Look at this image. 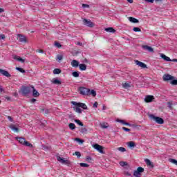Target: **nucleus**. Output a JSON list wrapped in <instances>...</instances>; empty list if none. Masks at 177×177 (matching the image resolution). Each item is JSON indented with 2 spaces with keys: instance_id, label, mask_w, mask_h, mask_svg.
I'll return each mask as SVG.
<instances>
[{
  "instance_id": "nucleus-34",
  "label": "nucleus",
  "mask_w": 177,
  "mask_h": 177,
  "mask_svg": "<svg viewBox=\"0 0 177 177\" xmlns=\"http://www.w3.org/2000/svg\"><path fill=\"white\" fill-rule=\"evenodd\" d=\"M133 30L135 31V32H140V31H142V30L138 27H134Z\"/></svg>"
},
{
  "instance_id": "nucleus-62",
  "label": "nucleus",
  "mask_w": 177,
  "mask_h": 177,
  "mask_svg": "<svg viewBox=\"0 0 177 177\" xmlns=\"http://www.w3.org/2000/svg\"><path fill=\"white\" fill-rule=\"evenodd\" d=\"M156 2H161V0H155Z\"/></svg>"
},
{
  "instance_id": "nucleus-43",
  "label": "nucleus",
  "mask_w": 177,
  "mask_h": 177,
  "mask_svg": "<svg viewBox=\"0 0 177 177\" xmlns=\"http://www.w3.org/2000/svg\"><path fill=\"white\" fill-rule=\"evenodd\" d=\"M80 167H83L84 168H88V167H89V165H88L86 163H80Z\"/></svg>"
},
{
  "instance_id": "nucleus-60",
  "label": "nucleus",
  "mask_w": 177,
  "mask_h": 177,
  "mask_svg": "<svg viewBox=\"0 0 177 177\" xmlns=\"http://www.w3.org/2000/svg\"><path fill=\"white\" fill-rule=\"evenodd\" d=\"M6 99L7 100H10V97H6Z\"/></svg>"
},
{
  "instance_id": "nucleus-58",
  "label": "nucleus",
  "mask_w": 177,
  "mask_h": 177,
  "mask_svg": "<svg viewBox=\"0 0 177 177\" xmlns=\"http://www.w3.org/2000/svg\"><path fill=\"white\" fill-rule=\"evenodd\" d=\"M77 45H80V46H82V43H81V42L78 41V42L77 43Z\"/></svg>"
},
{
  "instance_id": "nucleus-3",
  "label": "nucleus",
  "mask_w": 177,
  "mask_h": 177,
  "mask_svg": "<svg viewBox=\"0 0 177 177\" xmlns=\"http://www.w3.org/2000/svg\"><path fill=\"white\" fill-rule=\"evenodd\" d=\"M149 118H151V120H153V121H155L156 124H164V119L158 116H155L154 115L151 114L149 115Z\"/></svg>"
},
{
  "instance_id": "nucleus-56",
  "label": "nucleus",
  "mask_w": 177,
  "mask_h": 177,
  "mask_svg": "<svg viewBox=\"0 0 177 177\" xmlns=\"http://www.w3.org/2000/svg\"><path fill=\"white\" fill-rule=\"evenodd\" d=\"M5 12V10H3V8H0V13H2V12Z\"/></svg>"
},
{
  "instance_id": "nucleus-16",
  "label": "nucleus",
  "mask_w": 177,
  "mask_h": 177,
  "mask_svg": "<svg viewBox=\"0 0 177 177\" xmlns=\"http://www.w3.org/2000/svg\"><path fill=\"white\" fill-rule=\"evenodd\" d=\"M51 82L52 84H54V85H62V81L59 80L58 79H53Z\"/></svg>"
},
{
  "instance_id": "nucleus-11",
  "label": "nucleus",
  "mask_w": 177,
  "mask_h": 177,
  "mask_svg": "<svg viewBox=\"0 0 177 177\" xmlns=\"http://www.w3.org/2000/svg\"><path fill=\"white\" fill-rule=\"evenodd\" d=\"M142 49H144V50H148V52H150L151 53H154V49H153V48H151V47H150L149 46H147V45H143L142 46Z\"/></svg>"
},
{
  "instance_id": "nucleus-24",
  "label": "nucleus",
  "mask_w": 177,
  "mask_h": 177,
  "mask_svg": "<svg viewBox=\"0 0 177 177\" xmlns=\"http://www.w3.org/2000/svg\"><path fill=\"white\" fill-rule=\"evenodd\" d=\"M17 140H18V142H19V143H21V145H24V142H26V139H24V138H21V137H17Z\"/></svg>"
},
{
  "instance_id": "nucleus-22",
  "label": "nucleus",
  "mask_w": 177,
  "mask_h": 177,
  "mask_svg": "<svg viewBox=\"0 0 177 177\" xmlns=\"http://www.w3.org/2000/svg\"><path fill=\"white\" fill-rule=\"evenodd\" d=\"M122 86L124 89H129L131 88V83H122Z\"/></svg>"
},
{
  "instance_id": "nucleus-7",
  "label": "nucleus",
  "mask_w": 177,
  "mask_h": 177,
  "mask_svg": "<svg viewBox=\"0 0 177 177\" xmlns=\"http://www.w3.org/2000/svg\"><path fill=\"white\" fill-rule=\"evenodd\" d=\"M83 24L84 26H86L87 27H93V22H91V19H84Z\"/></svg>"
},
{
  "instance_id": "nucleus-42",
  "label": "nucleus",
  "mask_w": 177,
  "mask_h": 177,
  "mask_svg": "<svg viewBox=\"0 0 177 177\" xmlns=\"http://www.w3.org/2000/svg\"><path fill=\"white\" fill-rule=\"evenodd\" d=\"M170 84H171V85H177V80H172L171 82H170Z\"/></svg>"
},
{
  "instance_id": "nucleus-15",
  "label": "nucleus",
  "mask_w": 177,
  "mask_h": 177,
  "mask_svg": "<svg viewBox=\"0 0 177 177\" xmlns=\"http://www.w3.org/2000/svg\"><path fill=\"white\" fill-rule=\"evenodd\" d=\"M32 95L34 96V97H38V96H39V93L35 89V88H34V86H32Z\"/></svg>"
},
{
  "instance_id": "nucleus-21",
  "label": "nucleus",
  "mask_w": 177,
  "mask_h": 177,
  "mask_svg": "<svg viewBox=\"0 0 177 177\" xmlns=\"http://www.w3.org/2000/svg\"><path fill=\"white\" fill-rule=\"evenodd\" d=\"M160 57H162V59H163V60H165L166 62H171V58L167 57V55L164 54H160Z\"/></svg>"
},
{
  "instance_id": "nucleus-45",
  "label": "nucleus",
  "mask_w": 177,
  "mask_h": 177,
  "mask_svg": "<svg viewBox=\"0 0 177 177\" xmlns=\"http://www.w3.org/2000/svg\"><path fill=\"white\" fill-rule=\"evenodd\" d=\"M120 165H121V167H125V165H128V163H127V162H120Z\"/></svg>"
},
{
  "instance_id": "nucleus-8",
  "label": "nucleus",
  "mask_w": 177,
  "mask_h": 177,
  "mask_svg": "<svg viewBox=\"0 0 177 177\" xmlns=\"http://www.w3.org/2000/svg\"><path fill=\"white\" fill-rule=\"evenodd\" d=\"M57 161L61 162V164H65V165H70V161L67 160H64V158H62L60 156H58L57 158Z\"/></svg>"
},
{
  "instance_id": "nucleus-55",
  "label": "nucleus",
  "mask_w": 177,
  "mask_h": 177,
  "mask_svg": "<svg viewBox=\"0 0 177 177\" xmlns=\"http://www.w3.org/2000/svg\"><path fill=\"white\" fill-rule=\"evenodd\" d=\"M127 2H129V3H133V0H127Z\"/></svg>"
},
{
  "instance_id": "nucleus-50",
  "label": "nucleus",
  "mask_w": 177,
  "mask_h": 177,
  "mask_svg": "<svg viewBox=\"0 0 177 177\" xmlns=\"http://www.w3.org/2000/svg\"><path fill=\"white\" fill-rule=\"evenodd\" d=\"M6 38V36L5 35H0V39H5Z\"/></svg>"
},
{
  "instance_id": "nucleus-33",
  "label": "nucleus",
  "mask_w": 177,
  "mask_h": 177,
  "mask_svg": "<svg viewBox=\"0 0 177 177\" xmlns=\"http://www.w3.org/2000/svg\"><path fill=\"white\" fill-rule=\"evenodd\" d=\"M16 70H17L18 71H19L20 73H26V71L24 69H23L22 68H20V67H17Z\"/></svg>"
},
{
  "instance_id": "nucleus-63",
  "label": "nucleus",
  "mask_w": 177,
  "mask_h": 177,
  "mask_svg": "<svg viewBox=\"0 0 177 177\" xmlns=\"http://www.w3.org/2000/svg\"><path fill=\"white\" fill-rule=\"evenodd\" d=\"M128 176H131V174H129Z\"/></svg>"
},
{
  "instance_id": "nucleus-35",
  "label": "nucleus",
  "mask_w": 177,
  "mask_h": 177,
  "mask_svg": "<svg viewBox=\"0 0 177 177\" xmlns=\"http://www.w3.org/2000/svg\"><path fill=\"white\" fill-rule=\"evenodd\" d=\"M137 171L140 174H142V172H145V169L143 167H138V168H137Z\"/></svg>"
},
{
  "instance_id": "nucleus-44",
  "label": "nucleus",
  "mask_w": 177,
  "mask_h": 177,
  "mask_svg": "<svg viewBox=\"0 0 177 177\" xmlns=\"http://www.w3.org/2000/svg\"><path fill=\"white\" fill-rule=\"evenodd\" d=\"M55 46H56L57 48H62V44H60V43H59L57 41H55Z\"/></svg>"
},
{
  "instance_id": "nucleus-26",
  "label": "nucleus",
  "mask_w": 177,
  "mask_h": 177,
  "mask_svg": "<svg viewBox=\"0 0 177 177\" xmlns=\"http://www.w3.org/2000/svg\"><path fill=\"white\" fill-rule=\"evenodd\" d=\"M105 31H106V32H115V30H114V28L111 27L106 28Z\"/></svg>"
},
{
  "instance_id": "nucleus-19",
  "label": "nucleus",
  "mask_w": 177,
  "mask_h": 177,
  "mask_svg": "<svg viewBox=\"0 0 177 177\" xmlns=\"http://www.w3.org/2000/svg\"><path fill=\"white\" fill-rule=\"evenodd\" d=\"M79 67H80V70H81V71H85V70H86V64H79Z\"/></svg>"
},
{
  "instance_id": "nucleus-23",
  "label": "nucleus",
  "mask_w": 177,
  "mask_h": 177,
  "mask_svg": "<svg viewBox=\"0 0 177 177\" xmlns=\"http://www.w3.org/2000/svg\"><path fill=\"white\" fill-rule=\"evenodd\" d=\"M15 60H17V62H20L21 63H24V59L19 56L15 55L14 57Z\"/></svg>"
},
{
  "instance_id": "nucleus-6",
  "label": "nucleus",
  "mask_w": 177,
  "mask_h": 177,
  "mask_svg": "<svg viewBox=\"0 0 177 177\" xmlns=\"http://www.w3.org/2000/svg\"><path fill=\"white\" fill-rule=\"evenodd\" d=\"M93 147L95 149V150H97L99 153H101V154H104V151H103V147L102 145L95 144L93 145Z\"/></svg>"
},
{
  "instance_id": "nucleus-48",
  "label": "nucleus",
  "mask_w": 177,
  "mask_h": 177,
  "mask_svg": "<svg viewBox=\"0 0 177 177\" xmlns=\"http://www.w3.org/2000/svg\"><path fill=\"white\" fill-rule=\"evenodd\" d=\"M145 2H147L148 3H153L154 0H144Z\"/></svg>"
},
{
  "instance_id": "nucleus-38",
  "label": "nucleus",
  "mask_w": 177,
  "mask_h": 177,
  "mask_svg": "<svg viewBox=\"0 0 177 177\" xmlns=\"http://www.w3.org/2000/svg\"><path fill=\"white\" fill-rule=\"evenodd\" d=\"M118 150H119V151H121L122 153H124V151H127V149L122 147L118 148Z\"/></svg>"
},
{
  "instance_id": "nucleus-4",
  "label": "nucleus",
  "mask_w": 177,
  "mask_h": 177,
  "mask_svg": "<svg viewBox=\"0 0 177 177\" xmlns=\"http://www.w3.org/2000/svg\"><path fill=\"white\" fill-rule=\"evenodd\" d=\"M32 87L30 86H23L21 88L22 95L24 96H27L29 93H31Z\"/></svg>"
},
{
  "instance_id": "nucleus-57",
  "label": "nucleus",
  "mask_w": 177,
  "mask_h": 177,
  "mask_svg": "<svg viewBox=\"0 0 177 177\" xmlns=\"http://www.w3.org/2000/svg\"><path fill=\"white\" fill-rule=\"evenodd\" d=\"M3 91V88H2V86H0V93H2Z\"/></svg>"
},
{
  "instance_id": "nucleus-29",
  "label": "nucleus",
  "mask_w": 177,
  "mask_h": 177,
  "mask_svg": "<svg viewBox=\"0 0 177 177\" xmlns=\"http://www.w3.org/2000/svg\"><path fill=\"white\" fill-rule=\"evenodd\" d=\"M75 122H76V124H77L80 127H84V123H82V122H81V120H75Z\"/></svg>"
},
{
  "instance_id": "nucleus-54",
  "label": "nucleus",
  "mask_w": 177,
  "mask_h": 177,
  "mask_svg": "<svg viewBox=\"0 0 177 177\" xmlns=\"http://www.w3.org/2000/svg\"><path fill=\"white\" fill-rule=\"evenodd\" d=\"M31 103H35V102H37V100H35V98H32L31 100H30Z\"/></svg>"
},
{
  "instance_id": "nucleus-59",
  "label": "nucleus",
  "mask_w": 177,
  "mask_h": 177,
  "mask_svg": "<svg viewBox=\"0 0 177 177\" xmlns=\"http://www.w3.org/2000/svg\"><path fill=\"white\" fill-rule=\"evenodd\" d=\"M170 62H177V59H171Z\"/></svg>"
},
{
  "instance_id": "nucleus-61",
  "label": "nucleus",
  "mask_w": 177,
  "mask_h": 177,
  "mask_svg": "<svg viewBox=\"0 0 177 177\" xmlns=\"http://www.w3.org/2000/svg\"><path fill=\"white\" fill-rule=\"evenodd\" d=\"M77 140H79L80 142H81L82 143L84 142L82 141V140L80 139V138H77Z\"/></svg>"
},
{
  "instance_id": "nucleus-17",
  "label": "nucleus",
  "mask_w": 177,
  "mask_h": 177,
  "mask_svg": "<svg viewBox=\"0 0 177 177\" xmlns=\"http://www.w3.org/2000/svg\"><path fill=\"white\" fill-rule=\"evenodd\" d=\"M9 128H10L13 132H19V128L16 127V124H10Z\"/></svg>"
},
{
  "instance_id": "nucleus-1",
  "label": "nucleus",
  "mask_w": 177,
  "mask_h": 177,
  "mask_svg": "<svg viewBox=\"0 0 177 177\" xmlns=\"http://www.w3.org/2000/svg\"><path fill=\"white\" fill-rule=\"evenodd\" d=\"M71 104L75 106L73 107L74 111H75V113H77L78 114H81L82 113V110L81 109V108L83 109V110H88V106L84 103L72 101Z\"/></svg>"
},
{
  "instance_id": "nucleus-53",
  "label": "nucleus",
  "mask_w": 177,
  "mask_h": 177,
  "mask_svg": "<svg viewBox=\"0 0 177 177\" xmlns=\"http://www.w3.org/2000/svg\"><path fill=\"white\" fill-rule=\"evenodd\" d=\"M83 8H89V5L88 4H82Z\"/></svg>"
},
{
  "instance_id": "nucleus-9",
  "label": "nucleus",
  "mask_w": 177,
  "mask_h": 177,
  "mask_svg": "<svg viewBox=\"0 0 177 177\" xmlns=\"http://www.w3.org/2000/svg\"><path fill=\"white\" fill-rule=\"evenodd\" d=\"M172 80H175V77L169 75V74H165L163 75V81H172Z\"/></svg>"
},
{
  "instance_id": "nucleus-31",
  "label": "nucleus",
  "mask_w": 177,
  "mask_h": 177,
  "mask_svg": "<svg viewBox=\"0 0 177 177\" xmlns=\"http://www.w3.org/2000/svg\"><path fill=\"white\" fill-rule=\"evenodd\" d=\"M73 77H75V78H78L80 77V73L77 71H75L72 73Z\"/></svg>"
},
{
  "instance_id": "nucleus-39",
  "label": "nucleus",
  "mask_w": 177,
  "mask_h": 177,
  "mask_svg": "<svg viewBox=\"0 0 177 177\" xmlns=\"http://www.w3.org/2000/svg\"><path fill=\"white\" fill-rule=\"evenodd\" d=\"M167 107L170 109V110H172L174 108L172 107V102H167Z\"/></svg>"
},
{
  "instance_id": "nucleus-10",
  "label": "nucleus",
  "mask_w": 177,
  "mask_h": 177,
  "mask_svg": "<svg viewBox=\"0 0 177 177\" xmlns=\"http://www.w3.org/2000/svg\"><path fill=\"white\" fill-rule=\"evenodd\" d=\"M135 64L138 66L139 67H141V68H147V65L146 64L139 61V60H136Z\"/></svg>"
},
{
  "instance_id": "nucleus-51",
  "label": "nucleus",
  "mask_w": 177,
  "mask_h": 177,
  "mask_svg": "<svg viewBox=\"0 0 177 177\" xmlns=\"http://www.w3.org/2000/svg\"><path fill=\"white\" fill-rule=\"evenodd\" d=\"M8 120H9V121H10L11 122H13V118L12 117L8 116Z\"/></svg>"
},
{
  "instance_id": "nucleus-47",
  "label": "nucleus",
  "mask_w": 177,
  "mask_h": 177,
  "mask_svg": "<svg viewBox=\"0 0 177 177\" xmlns=\"http://www.w3.org/2000/svg\"><path fill=\"white\" fill-rule=\"evenodd\" d=\"M123 131H125L126 132H130L131 129H128L127 127H122Z\"/></svg>"
},
{
  "instance_id": "nucleus-49",
  "label": "nucleus",
  "mask_w": 177,
  "mask_h": 177,
  "mask_svg": "<svg viewBox=\"0 0 177 177\" xmlns=\"http://www.w3.org/2000/svg\"><path fill=\"white\" fill-rule=\"evenodd\" d=\"M36 52L37 53H44V50L42 49H38V50H36Z\"/></svg>"
},
{
  "instance_id": "nucleus-20",
  "label": "nucleus",
  "mask_w": 177,
  "mask_h": 177,
  "mask_svg": "<svg viewBox=\"0 0 177 177\" xmlns=\"http://www.w3.org/2000/svg\"><path fill=\"white\" fill-rule=\"evenodd\" d=\"M127 146H128V147H130L131 149H133V147H135V146H136V144H135V142L133 141H130V142H127Z\"/></svg>"
},
{
  "instance_id": "nucleus-64",
  "label": "nucleus",
  "mask_w": 177,
  "mask_h": 177,
  "mask_svg": "<svg viewBox=\"0 0 177 177\" xmlns=\"http://www.w3.org/2000/svg\"><path fill=\"white\" fill-rule=\"evenodd\" d=\"M103 110H106V108L103 107Z\"/></svg>"
},
{
  "instance_id": "nucleus-46",
  "label": "nucleus",
  "mask_w": 177,
  "mask_h": 177,
  "mask_svg": "<svg viewBox=\"0 0 177 177\" xmlns=\"http://www.w3.org/2000/svg\"><path fill=\"white\" fill-rule=\"evenodd\" d=\"M86 160L88 161V162H92V158L91 156H87L86 158Z\"/></svg>"
},
{
  "instance_id": "nucleus-14",
  "label": "nucleus",
  "mask_w": 177,
  "mask_h": 177,
  "mask_svg": "<svg viewBox=\"0 0 177 177\" xmlns=\"http://www.w3.org/2000/svg\"><path fill=\"white\" fill-rule=\"evenodd\" d=\"M71 64L72 66V67H75V68H77V67H78L80 66V62H78V61L73 59L71 62Z\"/></svg>"
},
{
  "instance_id": "nucleus-12",
  "label": "nucleus",
  "mask_w": 177,
  "mask_h": 177,
  "mask_svg": "<svg viewBox=\"0 0 177 177\" xmlns=\"http://www.w3.org/2000/svg\"><path fill=\"white\" fill-rule=\"evenodd\" d=\"M0 74L4 75V77H7L8 78H9V77H12V75L9 74V72L2 68H0Z\"/></svg>"
},
{
  "instance_id": "nucleus-27",
  "label": "nucleus",
  "mask_w": 177,
  "mask_h": 177,
  "mask_svg": "<svg viewBox=\"0 0 177 177\" xmlns=\"http://www.w3.org/2000/svg\"><path fill=\"white\" fill-rule=\"evenodd\" d=\"M68 127L71 129V131H74V129H75V124L74 123H70L68 124Z\"/></svg>"
},
{
  "instance_id": "nucleus-37",
  "label": "nucleus",
  "mask_w": 177,
  "mask_h": 177,
  "mask_svg": "<svg viewBox=\"0 0 177 177\" xmlns=\"http://www.w3.org/2000/svg\"><path fill=\"white\" fill-rule=\"evenodd\" d=\"M101 128H103L104 129H106V128H109V126L107 125V123H102L101 124Z\"/></svg>"
},
{
  "instance_id": "nucleus-13",
  "label": "nucleus",
  "mask_w": 177,
  "mask_h": 177,
  "mask_svg": "<svg viewBox=\"0 0 177 177\" xmlns=\"http://www.w3.org/2000/svg\"><path fill=\"white\" fill-rule=\"evenodd\" d=\"M145 100L146 103H151V102H153V100H154V96L147 95V97H145Z\"/></svg>"
},
{
  "instance_id": "nucleus-18",
  "label": "nucleus",
  "mask_w": 177,
  "mask_h": 177,
  "mask_svg": "<svg viewBox=\"0 0 177 177\" xmlns=\"http://www.w3.org/2000/svg\"><path fill=\"white\" fill-rule=\"evenodd\" d=\"M145 162H146L147 167H150L151 168H153L154 167V165H153L151 161H150V160L145 159Z\"/></svg>"
},
{
  "instance_id": "nucleus-5",
  "label": "nucleus",
  "mask_w": 177,
  "mask_h": 177,
  "mask_svg": "<svg viewBox=\"0 0 177 177\" xmlns=\"http://www.w3.org/2000/svg\"><path fill=\"white\" fill-rule=\"evenodd\" d=\"M17 37V39L19 40V42H21V44H27V37H26V36L18 34Z\"/></svg>"
},
{
  "instance_id": "nucleus-30",
  "label": "nucleus",
  "mask_w": 177,
  "mask_h": 177,
  "mask_svg": "<svg viewBox=\"0 0 177 177\" xmlns=\"http://www.w3.org/2000/svg\"><path fill=\"white\" fill-rule=\"evenodd\" d=\"M62 73V70L59 68H55L53 70V74H60Z\"/></svg>"
},
{
  "instance_id": "nucleus-40",
  "label": "nucleus",
  "mask_w": 177,
  "mask_h": 177,
  "mask_svg": "<svg viewBox=\"0 0 177 177\" xmlns=\"http://www.w3.org/2000/svg\"><path fill=\"white\" fill-rule=\"evenodd\" d=\"M73 156H77V158H80V157H81V153L79 151H76L73 153Z\"/></svg>"
},
{
  "instance_id": "nucleus-36",
  "label": "nucleus",
  "mask_w": 177,
  "mask_h": 177,
  "mask_svg": "<svg viewBox=\"0 0 177 177\" xmlns=\"http://www.w3.org/2000/svg\"><path fill=\"white\" fill-rule=\"evenodd\" d=\"M120 122H121V124H123L124 125H127L129 127H131V124L128 123V122H126L124 120H119Z\"/></svg>"
},
{
  "instance_id": "nucleus-25",
  "label": "nucleus",
  "mask_w": 177,
  "mask_h": 177,
  "mask_svg": "<svg viewBox=\"0 0 177 177\" xmlns=\"http://www.w3.org/2000/svg\"><path fill=\"white\" fill-rule=\"evenodd\" d=\"M129 20L131 21V23H139V20L132 17H129Z\"/></svg>"
},
{
  "instance_id": "nucleus-52",
  "label": "nucleus",
  "mask_w": 177,
  "mask_h": 177,
  "mask_svg": "<svg viewBox=\"0 0 177 177\" xmlns=\"http://www.w3.org/2000/svg\"><path fill=\"white\" fill-rule=\"evenodd\" d=\"M97 102H95L93 105V107H95V109L97 107Z\"/></svg>"
},
{
  "instance_id": "nucleus-28",
  "label": "nucleus",
  "mask_w": 177,
  "mask_h": 177,
  "mask_svg": "<svg viewBox=\"0 0 177 177\" xmlns=\"http://www.w3.org/2000/svg\"><path fill=\"white\" fill-rule=\"evenodd\" d=\"M56 60H58V62H60L63 60V55H57L56 56Z\"/></svg>"
},
{
  "instance_id": "nucleus-2",
  "label": "nucleus",
  "mask_w": 177,
  "mask_h": 177,
  "mask_svg": "<svg viewBox=\"0 0 177 177\" xmlns=\"http://www.w3.org/2000/svg\"><path fill=\"white\" fill-rule=\"evenodd\" d=\"M79 92L80 95H83V96H91V95H92L93 97H96V91H95V90H91V89L88 88L80 87Z\"/></svg>"
},
{
  "instance_id": "nucleus-41",
  "label": "nucleus",
  "mask_w": 177,
  "mask_h": 177,
  "mask_svg": "<svg viewBox=\"0 0 177 177\" xmlns=\"http://www.w3.org/2000/svg\"><path fill=\"white\" fill-rule=\"evenodd\" d=\"M24 145L25 146H28V147H30V146H32V145H31V143L28 142V141L25 140V142H24Z\"/></svg>"
},
{
  "instance_id": "nucleus-32",
  "label": "nucleus",
  "mask_w": 177,
  "mask_h": 177,
  "mask_svg": "<svg viewBox=\"0 0 177 177\" xmlns=\"http://www.w3.org/2000/svg\"><path fill=\"white\" fill-rule=\"evenodd\" d=\"M133 176L140 177V173L138 170H136L133 172Z\"/></svg>"
}]
</instances>
